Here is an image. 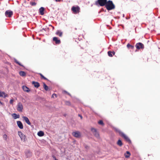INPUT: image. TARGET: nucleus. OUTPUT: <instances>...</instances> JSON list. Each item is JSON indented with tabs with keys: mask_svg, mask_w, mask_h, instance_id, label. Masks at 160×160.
Instances as JSON below:
<instances>
[{
	"mask_svg": "<svg viewBox=\"0 0 160 160\" xmlns=\"http://www.w3.org/2000/svg\"><path fill=\"white\" fill-rule=\"evenodd\" d=\"M12 116L14 119L19 118L20 115L19 114L17 115V114L14 113L12 114Z\"/></svg>",
	"mask_w": 160,
	"mask_h": 160,
	"instance_id": "19",
	"label": "nucleus"
},
{
	"mask_svg": "<svg viewBox=\"0 0 160 160\" xmlns=\"http://www.w3.org/2000/svg\"><path fill=\"white\" fill-rule=\"evenodd\" d=\"M72 11L74 13L79 12L80 10V8L78 6L75 7L73 6L72 8Z\"/></svg>",
	"mask_w": 160,
	"mask_h": 160,
	"instance_id": "9",
	"label": "nucleus"
},
{
	"mask_svg": "<svg viewBox=\"0 0 160 160\" xmlns=\"http://www.w3.org/2000/svg\"><path fill=\"white\" fill-rule=\"evenodd\" d=\"M22 118L23 119V120L25 122L27 123L28 125H31V123L29 121V120L28 118L26 116H22Z\"/></svg>",
	"mask_w": 160,
	"mask_h": 160,
	"instance_id": "10",
	"label": "nucleus"
},
{
	"mask_svg": "<svg viewBox=\"0 0 160 160\" xmlns=\"http://www.w3.org/2000/svg\"><path fill=\"white\" fill-rule=\"evenodd\" d=\"M60 1V0H55V1L56 2H59V1Z\"/></svg>",
	"mask_w": 160,
	"mask_h": 160,
	"instance_id": "44",
	"label": "nucleus"
},
{
	"mask_svg": "<svg viewBox=\"0 0 160 160\" xmlns=\"http://www.w3.org/2000/svg\"><path fill=\"white\" fill-rule=\"evenodd\" d=\"M121 136L123 137L129 143H131V141L130 139L123 133Z\"/></svg>",
	"mask_w": 160,
	"mask_h": 160,
	"instance_id": "11",
	"label": "nucleus"
},
{
	"mask_svg": "<svg viewBox=\"0 0 160 160\" xmlns=\"http://www.w3.org/2000/svg\"><path fill=\"white\" fill-rule=\"evenodd\" d=\"M38 135L40 137H42L44 135V133L43 131H40L38 132Z\"/></svg>",
	"mask_w": 160,
	"mask_h": 160,
	"instance_id": "21",
	"label": "nucleus"
},
{
	"mask_svg": "<svg viewBox=\"0 0 160 160\" xmlns=\"http://www.w3.org/2000/svg\"><path fill=\"white\" fill-rule=\"evenodd\" d=\"M130 155V152L129 151H127L126 154H124L125 157L126 158H129Z\"/></svg>",
	"mask_w": 160,
	"mask_h": 160,
	"instance_id": "23",
	"label": "nucleus"
},
{
	"mask_svg": "<svg viewBox=\"0 0 160 160\" xmlns=\"http://www.w3.org/2000/svg\"><path fill=\"white\" fill-rule=\"evenodd\" d=\"M20 75L21 76H25L26 75V73L23 71H20L19 72Z\"/></svg>",
	"mask_w": 160,
	"mask_h": 160,
	"instance_id": "22",
	"label": "nucleus"
},
{
	"mask_svg": "<svg viewBox=\"0 0 160 160\" xmlns=\"http://www.w3.org/2000/svg\"><path fill=\"white\" fill-rule=\"evenodd\" d=\"M106 9L108 11L114 9L115 8V6L112 1L111 0L107 1L106 5L105 6Z\"/></svg>",
	"mask_w": 160,
	"mask_h": 160,
	"instance_id": "1",
	"label": "nucleus"
},
{
	"mask_svg": "<svg viewBox=\"0 0 160 160\" xmlns=\"http://www.w3.org/2000/svg\"><path fill=\"white\" fill-rule=\"evenodd\" d=\"M39 74L40 75L42 78H43L45 80H48V79L47 78H45L44 76H43L41 73H39Z\"/></svg>",
	"mask_w": 160,
	"mask_h": 160,
	"instance_id": "30",
	"label": "nucleus"
},
{
	"mask_svg": "<svg viewBox=\"0 0 160 160\" xmlns=\"http://www.w3.org/2000/svg\"><path fill=\"white\" fill-rule=\"evenodd\" d=\"M117 144L119 146H121L122 145V141L120 140H118L117 142Z\"/></svg>",
	"mask_w": 160,
	"mask_h": 160,
	"instance_id": "26",
	"label": "nucleus"
},
{
	"mask_svg": "<svg viewBox=\"0 0 160 160\" xmlns=\"http://www.w3.org/2000/svg\"><path fill=\"white\" fill-rule=\"evenodd\" d=\"M5 16L7 17H11L13 15V12L12 11L7 10L5 13Z\"/></svg>",
	"mask_w": 160,
	"mask_h": 160,
	"instance_id": "6",
	"label": "nucleus"
},
{
	"mask_svg": "<svg viewBox=\"0 0 160 160\" xmlns=\"http://www.w3.org/2000/svg\"><path fill=\"white\" fill-rule=\"evenodd\" d=\"M64 115V116H66V114H65Z\"/></svg>",
	"mask_w": 160,
	"mask_h": 160,
	"instance_id": "47",
	"label": "nucleus"
},
{
	"mask_svg": "<svg viewBox=\"0 0 160 160\" xmlns=\"http://www.w3.org/2000/svg\"><path fill=\"white\" fill-rule=\"evenodd\" d=\"M55 96L56 97H57V95L56 94L53 93L52 94V98H54V97Z\"/></svg>",
	"mask_w": 160,
	"mask_h": 160,
	"instance_id": "34",
	"label": "nucleus"
},
{
	"mask_svg": "<svg viewBox=\"0 0 160 160\" xmlns=\"http://www.w3.org/2000/svg\"><path fill=\"white\" fill-rule=\"evenodd\" d=\"M112 54L114 55L115 54V52L114 51H112Z\"/></svg>",
	"mask_w": 160,
	"mask_h": 160,
	"instance_id": "41",
	"label": "nucleus"
},
{
	"mask_svg": "<svg viewBox=\"0 0 160 160\" xmlns=\"http://www.w3.org/2000/svg\"><path fill=\"white\" fill-rule=\"evenodd\" d=\"M32 84L35 87L37 88H38L40 85L39 83L35 81L32 82Z\"/></svg>",
	"mask_w": 160,
	"mask_h": 160,
	"instance_id": "14",
	"label": "nucleus"
},
{
	"mask_svg": "<svg viewBox=\"0 0 160 160\" xmlns=\"http://www.w3.org/2000/svg\"><path fill=\"white\" fill-rule=\"evenodd\" d=\"M114 129L116 132L119 133L120 136H121L123 133V132H122L119 129L116 128H114Z\"/></svg>",
	"mask_w": 160,
	"mask_h": 160,
	"instance_id": "18",
	"label": "nucleus"
},
{
	"mask_svg": "<svg viewBox=\"0 0 160 160\" xmlns=\"http://www.w3.org/2000/svg\"><path fill=\"white\" fill-rule=\"evenodd\" d=\"M3 138L5 139H6L7 138V136L6 134H4L3 135Z\"/></svg>",
	"mask_w": 160,
	"mask_h": 160,
	"instance_id": "37",
	"label": "nucleus"
},
{
	"mask_svg": "<svg viewBox=\"0 0 160 160\" xmlns=\"http://www.w3.org/2000/svg\"><path fill=\"white\" fill-rule=\"evenodd\" d=\"M67 94L68 95H69V96H71V94H70V93H69V92H68V93H67Z\"/></svg>",
	"mask_w": 160,
	"mask_h": 160,
	"instance_id": "42",
	"label": "nucleus"
},
{
	"mask_svg": "<svg viewBox=\"0 0 160 160\" xmlns=\"http://www.w3.org/2000/svg\"><path fill=\"white\" fill-rule=\"evenodd\" d=\"M18 127L21 129H22L23 128V125L20 121H17V122Z\"/></svg>",
	"mask_w": 160,
	"mask_h": 160,
	"instance_id": "12",
	"label": "nucleus"
},
{
	"mask_svg": "<svg viewBox=\"0 0 160 160\" xmlns=\"http://www.w3.org/2000/svg\"><path fill=\"white\" fill-rule=\"evenodd\" d=\"M56 34L58 35L59 37H62V32L59 30H58L56 33Z\"/></svg>",
	"mask_w": 160,
	"mask_h": 160,
	"instance_id": "20",
	"label": "nucleus"
},
{
	"mask_svg": "<svg viewBox=\"0 0 160 160\" xmlns=\"http://www.w3.org/2000/svg\"><path fill=\"white\" fill-rule=\"evenodd\" d=\"M26 154L27 158H29L31 156L32 153L29 150H27L26 152Z\"/></svg>",
	"mask_w": 160,
	"mask_h": 160,
	"instance_id": "16",
	"label": "nucleus"
},
{
	"mask_svg": "<svg viewBox=\"0 0 160 160\" xmlns=\"http://www.w3.org/2000/svg\"><path fill=\"white\" fill-rule=\"evenodd\" d=\"M67 94L68 95H69V96H71V94H70V93H69V92H68V93H67Z\"/></svg>",
	"mask_w": 160,
	"mask_h": 160,
	"instance_id": "43",
	"label": "nucleus"
},
{
	"mask_svg": "<svg viewBox=\"0 0 160 160\" xmlns=\"http://www.w3.org/2000/svg\"><path fill=\"white\" fill-rule=\"evenodd\" d=\"M107 0H98L95 2V4L98 6H105Z\"/></svg>",
	"mask_w": 160,
	"mask_h": 160,
	"instance_id": "2",
	"label": "nucleus"
},
{
	"mask_svg": "<svg viewBox=\"0 0 160 160\" xmlns=\"http://www.w3.org/2000/svg\"><path fill=\"white\" fill-rule=\"evenodd\" d=\"M14 61L15 63H17L20 66H21L23 67V65H22L19 62H18L16 59L14 58Z\"/></svg>",
	"mask_w": 160,
	"mask_h": 160,
	"instance_id": "27",
	"label": "nucleus"
},
{
	"mask_svg": "<svg viewBox=\"0 0 160 160\" xmlns=\"http://www.w3.org/2000/svg\"><path fill=\"white\" fill-rule=\"evenodd\" d=\"M4 95V97H6V96L5 95V93L3 92H2L0 91V97H3Z\"/></svg>",
	"mask_w": 160,
	"mask_h": 160,
	"instance_id": "28",
	"label": "nucleus"
},
{
	"mask_svg": "<svg viewBox=\"0 0 160 160\" xmlns=\"http://www.w3.org/2000/svg\"><path fill=\"white\" fill-rule=\"evenodd\" d=\"M30 4L33 6H35L36 5V3L34 2H30Z\"/></svg>",
	"mask_w": 160,
	"mask_h": 160,
	"instance_id": "32",
	"label": "nucleus"
},
{
	"mask_svg": "<svg viewBox=\"0 0 160 160\" xmlns=\"http://www.w3.org/2000/svg\"><path fill=\"white\" fill-rule=\"evenodd\" d=\"M66 103L68 105H70V103L69 101H67Z\"/></svg>",
	"mask_w": 160,
	"mask_h": 160,
	"instance_id": "36",
	"label": "nucleus"
},
{
	"mask_svg": "<svg viewBox=\"0 0 160 160\" xmlns=\"http://www.w3.org/2000/svg\"><path fill=\"white\" fill-rule=\"evenodd\" d=\"M72 135L75 137L78 138L81 136V133L79 131H76L72 133Z\"/></svg>",
	"mask_w": 160,
	"mask_h": 160,
	"instance_id": "8",
	"label": "nucleus"
},
{
	"mask_svg": "<svg viewBox=\"0 0 160 160\" xmlns=\"http://www.w3.org/2000/svg\"><path fill=\"white\" fill-rule=\"evenodd\" d=\"M84 147L86 149H88L89 148V147L86 145H84Z\"/></svg>",
	"mask_w": 160,
	"mask_h": 160,
	"instance_id": "33",
	"label": "nucleus"
},
{
	"mask_svg": "<svg viewBox=\"0 0 160 160\" xmlns=\"http://www.w3.org/2000/svg\"><path fill=\"white\" fill-rule=\"evenodd\" d=\"M42 30H45V29H44V28H43L42 29L41 31H42Z\"/></svg>",
	"mask_w": 160,
	"mask_h": 160,
	"instance_id": "46",
	"label": "nucleus"
},
{
	"mask_svg": "<svg viewBox=\"0 0 160 160\" xmlns=\"http://www.w3.org/2000/svg\"><path fill=\"white\" fill-rule=\"evenodd\" d=\"M63 92H64L65 93H66L67 94V93H68V92H67V91H65V90H64L63 91Z\"/></svg>",
	"mask_w": 160,
	"mask_h": 160,
	"instance_id": "40",
	"label": "nucleus"
},
{
	"mask_svg": "<svg viewBox=\"0 0 160 160\" xmlns=\"http://www.w3.org/2000/svg\"><path fill=\"white\" fill-rule=\"evenodd\" d=\"M13 99H11L9 102L10 103V104H12L13 103Z\"/></svg>",
	"mask_w": 160,
	"mask_h": 160,
	"instance_id": "35",
	"label": "nucleus"
},
{
	"mask_svg": "<svg viewBox=\"0 0 160 160\" xmlns=\"http://www.w3.org/2000/svg\"><path fill=\"white\" fill-rule=\"evenodd\" d=\"M52 158H53L54 159V160H55V158H56V157L55 156H54V155H53V156H52Z\"/></svg>",
	"mask_w": 160,
	"mask_h": 160,
	"instance_id": "38",
	"label": "nucleus"
},
{
	"mask_svg": "<svg viewBox=\"0 0 160 160\" xmlns=\"http://www.w3.org/2000/svg\"><path fill=\"white\" fill-rule=\"evenodd\" d=\"M2 103L0 101V105H2Z\"/></svg>",
	"mask_w": 160,
	"mask_h": 160,
	"instance_id": "45",
	"label": "nucleus"
},
{
	"mask_svg": "<svg viewBox=\"0 0 160 160\" xmlns=\"http://www.w3.org/2000/svg\"><path fill=\"white\" fill-rule=\"evenodd\" d=\"M45 10L44 8L43 7H41L39 9V12L40 14L41 15H43L44 14V11Z\"/></svg>",
	"mask_w": 160,
	"mask_h": 160,
	"instance_id": "17",
	"label": "nucleus"
},
{
	"mask_svg": "<svg viewBox=\"0 0 160 160\" xmlns=\"http://www.w3.org/2000/svg\"><path fill=\"white\" fill-rule=\"evenodd\" d=\"M91 131L96 138H100L98 132L96 129L94 128H91Z\"/></svg>",
	"mask_w": 160,
	"mask_h": 160,
	"instance_id": "3",
	"label": "nucleus"
},
{
	"mask_svg": "<svg viewBox=\"0 0 160 160\" xmlns=\"http://www.w3.org/2000/svg\"><path fill=\"white\" fill-rule=\"evenodd\" d=\"M22 109L23 106L22 103L21 102H19L17 105V110L19 112H22Z\"/></svg>",
	"mask_w": 160,
	"mask_h": 160,
	"instance_id": "7",
	"label": "nucleus"
},
{
	"mask_svg": "<svg viewBox=\"0 0 160 160\" xmlns=\"http://www.w3.org/2000/svg\"><path fill=\"white\" fill-rule=\"evenodd\" d=\"M127 47L128 48H131L132 49L134 48V46L131 45L129 43L127 45Z\"/></svg>",
	"mask_w": 160,
	"mask_h": 160,
	"instance_id": "25",
	"label": "nucleus"
},
{
	"mask_svg": "<svg viewBox=\"0 0 160 160\" xmlns=\"http://www.w3.org/2000/svg\"><path fill=\"white\" fill-rule=\"evenodd\" d=\"M43 87L44 88L45 90L46 91H48V87L45 84V83L44 82H43Z\"/></svg>",
	"mask_w": 160,
	"mask_h": 160,
	"instance_id": "24",
	"label": "nucleus"
},
{
	"mask_svg": "<svg viewBox=\"0 0 160 160\" xmlns=\"http://www.w3.org/2000/svg\"><path fill=\"white\" fill-rule=\"evenodd\" d=\"M78 116H79V117H80V118H81V119H82V116L81 115H80V114H78Z\"/></svg>",
	"mask_w": 160,
	"mask_h": 160,
	"instance_id": "39",
	"label": "nucleus"
},
{
	"mask_svg": "<svg viewBox=\"0 0 160 160\" xmlns=\"http://www.w3.org/2000/svg\"><path fill=\"white\" fill-rule=\"evenodd\" d=\"M135 47L137 49H143L144 48V45L141 42L137 43Z\"/></svg>",
	"mask_w": 160,
	"mask_h": 160,
	"instance_id": "4",
	"label": "nucleus"
},
{
	"mask_svg": "<svg viewBox=\"0 0 160 160\" xmlns=\"http://www.w3.org/2000/svg\"><path fill=\"white\" fill-rule=\"evenodd\" d=\"M53 40L55 42L56 44H59L61 43L60 40L58 39V38L56 37L53 38Z\"/></svg>",
	"mask_w": 160,
	"mask_h": 160,
	"instance_id": "13",
	"label": "nucleus"
},
{
	"mask_svg": "<svg viewBox=\"0 0 160 160\" xmlns=\"http://www.w3.org/2000/svg\"><path fill=\"white\" fill-rule=\"evenodd\" d=\"M22 88L23 90L26 92H28L30 91L29 89L26 86H23Z\"/></svg>",
	"mask_w": 160,
	"mask_h": 160,
	"instance_id": "15",
	"label": "nucleus"
},
{
	"mask_svg": "<svg viewBox=\"0 0 160 160\" xmlns=\"http://www.w3.org/2000/svg\"><path fill=\"white\" fill-rule=\"evenodd\" d=\"M108 55L110 57H112V52L111 51H109L108 52Z\"/></svg>",
	"mask_w": 160,
	"mask_h": 160,
	"instance_id": "29",
	"label": "nucleus"
},
{
	"mask_svg": "<svg viewBox=\"0 0 160 160\" xmlns=\"http://www.w3.org/2000/svg\"><path fill=\"white\" fill-rule=\"evenodd\" d=\"M18 135L20 137L22 140H23L24 141H26V136L23 134L20 131H18Z\"/></svg>",
	"mask_w": 160,
	"mask_h": 160,
	"instance_id": "5",
	"label": "nucleus"
},
{
	"mask_svg": "<svg viewBox=\"0 0 160 160\" xmlns=\"http://www.w3.org/2000/svg\"><path fill=\"white\" fill-rule=\"evenodd\" d=\"M98 123L99 124L101 125H104V124L102 120H100L98 122Z\"/></svg>",
	"mask_w": 160,
	"mask_h": 160,
	"instance_id": "31",
	"label": "nucleus"
}]
</instances>
